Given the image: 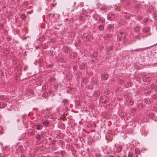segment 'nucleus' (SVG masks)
Returning <instances> with one entry per match:
<instances>
[{"label":"nucleus","mask_w":157,"mask_h":157,"mask_svg":"<svg viewBox=\"0 0 157 157\" xmlns=\"http://www.w3.org/2000/svg\"><path fill=\"white\" fill-rule=\"evenodd\" d=\"M114 14L111 13H109L107 15V18L108 19L110 20H112L114 17Z\"/></svg>","instance_id":"1"},{"label":"nucleus","mask_w":157,"mask_h":157,"mask_svg":"<svg viewBox=\"0 0 157 157\" xmlns=\"http://www.w3.org/2000/svg\"><path fill=\"white\" fill-rule=\"evenodd\" d=\"M43 126L42 125L39 124H36L35 125V128L38 130H41L42 129Z\"/></svg>","instance_id":"2"},{"label":"nucleus","mask_w":157,"mask_h":157,"mask_svg":"<svg viewBox=\"0 0 157 157\" xmlns=\"http://www.w3.org/2000/svg\"><path fill=\"white\" fill-rule=\"evenodd\" d=\"M0 100H4L6 101H7L8 98L6 96L2 95L0 96Z\"/></svg>","instance_id":"3"},{"label":"nucleus","mask_w":157,"mask_h":157,"mask_svg":"<svg viewBox=\"0 0 157 157\" xmlns=\"http://www.w3.org/2000/svg\"><path fill=\"white\" fill-rule=\"evenodd\" d=\"M113 27V25L109 24L107 25V30L108 31H111Z\"/></svg>","instance_id":"4"},{"label":"nucleus","mask_w":157,"mask_h":157,"mask_svg":"<svg viewBox=\"0 0 157 157\" xmlns=\"http://www.w3.org/2000/svg\"><path fill=\"white\" fill-rule=\"evenodd\" d=\"M151 79L150 77H144L143 78V81L144 82H149Z\"/></svg>","instance_id":"5"},{"label":"nucleus","mask_w":157,"mask_h":157,"mask_svg":"<svg viewBox=\"0 0 157 157\" xmlns=\"http://www.w3.org/2000/svg\"><path fill=\"white\" fill-rule=\"evenodd\" d=\"M41 123L43 124V125L45 126H46L48 125L49 124V122L47 120H46L44 121L43 122H41Z\"/></svg>","instance_id":"6"},{"label":"nucleus","mask_w":157,"mask_h":157,"mask_svg":"<svg viewBox=\"0 0 157 157\" xmlns=\"http://www.w3.org/2000/svg\"><path fill=\"white\" fill-rule=\"evenodd\" d=\"M148 49V47L144 48H140L138 49H136L134 50V51L138 52L139 51H141L143 50H145Z\"/></svg>","instance_id":"7"},{"label":"nucleus","mask_w":157,"mask_h":157,"mask_svg":"<svg viewBox=\"0 0 157 157\" xmlns=\"http://www.w3.org/2000/svg\"><path fill=\"white\" fill-rule=\"evenodd\" d=\"M150 30L148 27H145L143 29V32L147 33Z\"/></svg>","instance_id":"8"},{"label":"nucleus","mask_w":157,"mask_h":157,"mask_svg":"<svg viewBox=\"0 0 157 157\" xmlns=\"http://www.w3.org/2000/svg\"><path fill=\"white\" fill-rule=\"evenodd\" d=\"M56 78L53 77H52L48 79V81L51 82H54Z\"/></svg>","instance_id":"9"},{"label":"nucleus","mask_w":157,"mask_h":157,"mask_svg":"<svg viewBox=\"0 0 157 157\" xmlns=\"http://www.w3.org/2000/svg\"><path fill=\"white\" fill-rule=\"evenodd\" d=\"M99 21L101 23H103L105 22V19L104 18L102 17H100L99 18Z\"/></svg>","instance_id":"10"},{"label":"nucleus","mask_w":157,"mask_h":157,"mask_svg":"<svg viewBox=\"0 0 157 157\" xmlns=\"http://www.w3.org/2000/svg\"><path fill=\"white\" fill-rule=\"evenodd\" d=\"M98 29L100 31L103 30L104 29L103 25H100L98 26Z\"/></svg>","instance_id":"11"},{"label":"nucleus","mask_w":157,"mask_h":157,"mask_svg":"<svg viewBox=\"0 0 157 157\" xmlns=\"http://www.w3.org/2000/svg\"><path fill=\"white\" fill-rule=\"evenodd\" d=\"M6 106V105L5 103L3 102H0V108H3Z\"/></svg>","instance_id":"12"},{"label":"nucleus","mask_w":157,"mask_h":157,"mask_svg":"<svg viewBox=\"0 0 157 157\" xmlns=\"http://www.w3.org/2000/svg\"><path fill=\"white\" fill-rule=\"evenodd\" d=\"M122 148L121 146H120L117 147V151L118 152H120L122 150Z\"/></svg>","instance_id":"13"},{"label":"nucleus","mask_w":157,"mask_h":157,"mask_svg":"<svg viewBox=\"0 0 157 157\" xmlns=\"http://www.w3.org/2000/svg\"><path fill=\"white\" fill-rule=\"evenodd\" d=\"M36 138L37 140H39L41 139V136L39 134H37L36 136Z\"/></svg>","instance_id":"14"},{"label":"nucleus","mask_w":157,"mask_h":157,"mask_svg":"<svg viewBox=\"0 0 157 157\" xmlns=\"http://www.w3.org/2000/svg\"><path fill=\"white\" fill-rule=\"evenodd\" d=\"M100 9L102 10L105 11L107 10V8L105 6H104L101 7Z\"/></svg>","instance_id":"15"},{"label":"nucleus","mask_w":157,"mask_h":157,"mask_svg":"<svg viewBox=\"0 0 157 157\" xmlns=\"http://www.w3.org/2000/svg\"><path fill=\"white\" fill-rule=\"evenodd\" d=\"M140 27L139 26H136L134 28V30L135 32H138L139 30H140Z\"/></svg>","instance_id":"16"},{"label":"nucleus","mask_w":157,"mask_h":157,"mask_svg":"<svg viewBox=\"0 0 157 157\" xmlns=\"http://www.w3.org/2000/svg\"><path fill=\"white\" fill-rule=\"evenodd\" d=\"M68 100L67 99H63L62 101V103L64 105H65L67 104Z\"/></svg>","instance_id":"17"},{"label":"nucleus","mask_w":157,"mask_h":157,"mask_svg":"<svg viewBox=\"0 0 157 157\" xmlns=\"http://www.w3.org/2000/svg\"><path fill=\"white\" fill-rule=\"evenodd\" d=\"M26 16L24 14H22L21 15V17L22 19H25Z\"/></svg>","instance_id":"18"},{"label":"nucleus","mask_w":157,"mask_h":157,"mask_svg":"<svg viewBox=\"0 0 157 157\" xmlns=\"http://www.w3.org/2000/svg\"><path fill=\"white\" fill-rule=\"evenodd\" d=\"M122 34V33L121 32H120L118 34L117 36L119 38V39L121 37Z\"/></svg>","instance_id":"19"},{"label":"nucleus","mask_w":157,"mask_h":157,"mask_svg":"<svg viewBox=\"0 0 157 157\" xmlns=\"http://www.w3.org/2000/svg\"><path fill=\"white\" fill-rule=\"evenodd\" d=\"M46 2L48 4H49L50 2L51 1V0H46ZM52 3H50V4H52Z\"/></svg>","instance_id":"20"},{"label":"nucleus","mask_w":157,"mask_h":157,"mask_svg":"<svg viewBox=\"0 0 157 157\" xmlns=\"http://www.w3.org/2000/svg\"><path fill=\"white\" fill-rule=\"evenodd\" d=\"M128 157H132V156L131 153L129 152L128 155Z\"/></svg>","instance_id":"21"},{"label":"nucleus","mask_w":157,"mask_h":157,"mask_svg":"<svg viewBox=\"0 0 157 157\" xmlns=\"http://www.w3.org/2000/svg\"><path fill=\"white\" fill-rule=\"evenodd\" d=\"M51 110V109L50 108H46V110L47 111H50V110Z\"/></svg>","instance_id":"22"},{"label":"nucleus","mask_w":157,"mask_h":157,"mask_svg":"<svg viewBox=\"0 0 157 157\" xmlns=\"http://www.w3.org/2000/svg\"><path fill=\"white\" fill-rule=\"evenodd\" d=\"M153 96V97L154 98H156V94L154 95Z\"/></svg>","instance_id":"23"},{"label":"nucleus","mask_w":157,"mask_h":157,"mask_svg":"<svg viewBox=\"0 0 157 157\" xmlns=\"http://www.w3.org/2000/svg\"><path fill=\"white\" fill-rule=\"evenodd\" d=\"M109 157H114V156L113 155H111L109 156Z\"/></svg>","instance_id":"24"},{"label":"nucleus","mask_w":157,"mask_h":157,"mask_svg":"<svg viewBox=\"0 0 157 157\" xmlns=\"http://www.w3.org/2000/svg\"><path fill=\"white\" fill-rule=\"evenodd\" d=\"M110 50H111L112 49V47H110Z\"/></svg>","instance_id":"25"},{"label":"nucleus","mask_w":157,"mask_h":157,"mask_svg":"<svg viewBox=\"0 0 157 157\" xmlns=\"http://www.w3.org/2000/svg\"><path fill=\"white\" fill-rule=\"evenodd\" d=\"M48 117H51V116L49 115H48Z\"/></svg>","instance_id":"26"},{"label":"nucleus","mask_w":157,"mask_h":157,"mask_svg":"<svg viewBox=\"0 0 157 157\" xmlns=\"http://www.w3.org/2000/svg\"><path fill=\"white\" fill-rule=\"evenodd\" d=\"M135 152L136 153H137V152H136V150H135Z\"/></svg>","instance_id":"27"},{"label":"nucleus","mask_w":157,"mask_h":157,"mask_svg":"<svg viewBox=\"0 0 157 157\" xmlns=\"http://www.w3.org/2000/svg\"><path fill=\"white\" fill-rule=\"evenodd\" d=\"M30 113H29L28 114V115H29L30 114Z\"/></svg>","instance_id":"28"},{"label":"nucleus","mask_w":157,"mask_h":157,"mask_svg":"<svg viewBox=\"0 0 157 157\" xmlns=\"http://www.w3.org/2000/svg\"><path fill=\"white\" fill-rule=\"evenodd\" d=\"M157 80V81H157V80Z\"/></svg>","instance_id":"29"}]
</instances>
